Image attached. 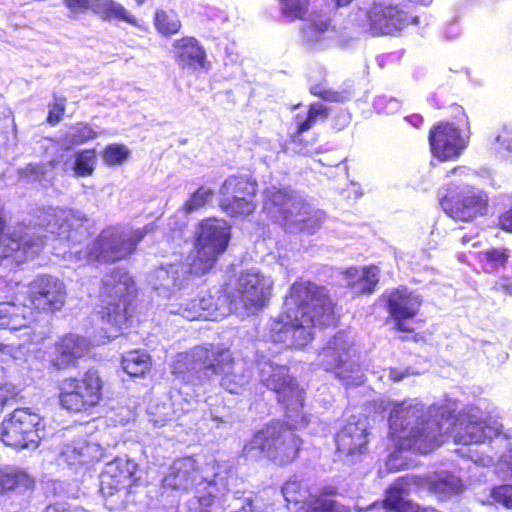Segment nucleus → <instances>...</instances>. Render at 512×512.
Returning a JSON list of instances; mask_svg holds the SVG:
<instances>
[{"instance_id": "22", "label": "nucleus", "mask_w": 512, "mask_h": 512, "mask_svg": "<svg viewBox=\"0 0 512 512\" xmlns=\"http://www.w3.org/2000/svg\"><path fill=\"white\" fill-rule=\"evenodd\" d=\"M233 298L245 310L255 312L266 305L268 295L257 274L243 273L238 278V287Z\"/></svg>"}, {"instance_id": "37", "label": "nucleus", "mask_w": 512, "mask_h": 512, "mask_svg": "<svg viewBox=\"0 0 512 512\" xmlns=\"http://www.w3.org/2000/svg\"><path fill=\"white\" fill-rule=\"evenodd\" d=\"M510 254L506 247H490L483 252V259L491 269L498 270L506 266Z\"/></svg>"}, {"instance_id": "34", "label": "nucleus", "mask_w": 512, "mask_h": 512, "mask_svg": "<svg viewBox=\"0 0 512 512\" xmlns=\"http://www.w3.org/2000/svg\"><path fill=\"white\" fill-rule=\"evenodd\" d=\"M97 162L96 150L94 148L84 149L77 152L75 156L74 170L79 177L91 176Z\"/></svg>"}, {"instance_id": "24", "label": "nucleus", "mask_w": 512, "mask_h": 512, "mask_svg": "<svg viewBox=\"0 0 512 512\" xmlns=\"http://www.w3.org/2000/svg\"><path fill=\"white\" fill-rule=\"evenodd\" d=\"M264 384L277 394V401L285 407L295 403L301 408L304 406L305 392L289 374L275 371L264 380Z\"/></svg>"}, {"instance_id": "19", "label": "nucleus", "mask_w": 512, "mask_h": 512, "mask_svg": "<svg viewBox=\"0 0 512 512\" xmlns=\"http://www.w3.org/2000/svg\"><path fill=\"white\" fill-rule=\"evenodd\" d=\"M351 343L342 335L336 334L319 351V364L327 372L342 378L349 372L347 365L351 359Z\"/></svg>"}, {"instance_id": "36", "label": "nucleus", "mask_w": 512, "mask_h": 512, "mask_svg": "<svg viewBox=\"0 0 512 512\" xmlns=\"http://www.w3.org/2000/svg\"><path fill=\"white\" fill-rule=\"evenodd\" d=\"M213 195L214 191L211 188H206L204 186L198 187L183 203L182 211L185 214H190L204 207Z\"/></svg>"}, {"instance_id": "51", "label": "nucleus", "mask_w": 512, "mask_h": 512, "mask_svg": "<svg viewBox=\"0 0 512 512\" xmlns=\"http://www.w3.org/2000/svg\"><path fill=\"white\" fill-rule=\"evenodd\" d=\"M499 287L501 290L512 294V275L502 277L499 282Z\"/></svg>"}, {"instance_id": "44", "label": "nucleus", "mask_w": 512, "mask_h": 512, "mask_svg": "<svg viewBox=\"0 0 512 512\" xmlns=\"http://www.w3.org/2000/svg\"><path fill=\"white\" fill-rule=\"evenodd\" d=\"M0 137L4 144H8L17 139L15 118L11 112L0 117Z\"/></svg>"}, {"instance_id": "27", "label": "nucleus", "mask_w": 512, "mask_h": 512, "mask_svg": "<svg viewBox=\"0 0 512 512\" xmlns=\"http://www.w3.org/2000/svg\"><path fill=\"white\" fill-rule=\"evenodd\" d=\"M91 10L103 20H121L139 27L136 17L131 15L122 4L114 0H94L91 3Z\"/></svg>"}, {"instance_id": "60", "label": "nucleus", "mask_w": 512, "mask_h": 512, "mask_svg": "<svg viewBox=\"0 0 512 512\" xmlns=\"http://www.w3.org/2000/svg\"><path fill=\"white\" fill-rule=\"evenodd\" d=\"M249 511H252L251 501L249 500Z\"/></svg>"}, {"instance_id": "11", "label": "nucleus", "mask_w": 512, "mask_h": 512, "mask_svg": "<svg viewBox=\"0 0 512 512\" xmlns=\"http://www.w3.org/2000/svg\"><path fill=\"white\" fill-rule=\"evenodd\" d=\"M41 416L30 407L15 408L1 423L0 438L10 448H37L41 436L38 426Z\"/></svg>"}, {"instance_id": "20", "label": "nucleus", "mask_w": 512, "mask_h": 512, "mask_svg": "<svg viewBox=\"0 0 512 512\" xmlns=\"http://www.w3.org/2000/svg\"><path fill=\"white\" fill-rule=\"evenodd\" d=\"M137 464L129 459L118 458L109 463L101 475L100 490L104 496H111L137 481Z\"/></svg>"}, {"instance_id": "4", "label": "nucleus", "mask_w": 512, "mask_h": 512, "mask_svg": "<svg viewBox=\"0 0 512 512\" xmlns=\"http://www.w3.org/2000/svg\"><path fill=\"white\" fill-rule=\"evenodd\" d=\"M55 390L60 409L70 414H89L104 399L105 380L97 368L90 367L81 374L58 380Z\"/></svg>"}, {"instance_id": "41", "label": "nucleus", "mask_w": 512, "mask_h": 512, "mask_svg": "<svg viewBox=\"0 0 512 512\" xmlns=\"http://www.w3.org/2000/svg\"><path fill=\"white\" fill-rule=\"evenodd\" d=\"M54 167L55 161L51 160L48 164L46 163H28L25 167H23L19 174L20 176L28 181H41L45 178L48 167Z\"/></svg>"}, {"instance_id": "53", "label": "nucleus", "mask_w": 512, "mask_h": 512, "mask_svg": "<svg viewBox=\"0 0 512 512\" xmlns=\"http://www.w3.org/2000/svg\"><path fill=\"white\" fill-rule=\"evenodd\" d=\"M433 0H408V2L412 5H421V6H429Z\"/></svg>"}, {"instance_id": "33", "label": "nucleus", "mask_w": 512, "mask_h": 512, "mask_svg": "<svg viewBox=\"0 0 512 512\" xmlns=\"http://www.w3.org/2000/svg\"><path fill=\"white\" fill-rule=\"evenodd\" d=\"M329 115V110L326 106L321 103H312L308 107L307 115L304 119L299 120L300 116L297 115V125L295 129V135L300 136L304 132L310 130L315 124L318 118L326 119Z\"/></svg>"}, {"instance_id": "28", "label": "nucleus", "mask_w": 512, "mask_h": 512, "mask_svg": "<svg viewBox=\"0 0 512 512\" xmlns=\"http://www.w3.org/2000/svg\"><path fill=\"white\" fill-rule=\"evenodd\" d=\"M337 448H365L368 444L366 428L357 422H348L336 434Z\"/></svg>"}, {"instance_id": "55", "label": "nucleus", "mask_w": 512, "mask_h": 512, "mask_svg": "<svg viewBox=\"0 0 512 512\" xmlns=\"http://www.w3.org/2000/svg\"><path fill=\"white\" fill-rule=\"evenodd\" d=\"M492 464V458H480V465L482 466H490Z\"/></svg>"}, {"instance_id": "42", "label": "nucleus", "mask_w": 512, "mask_h": 512, "mask_svg": "<svg viewBox=\"0 0 512 512\" xmlns=\"http://www.w3.org/2000/svg\"><path fill=\"white\" fill-rule=\"evenodd\" d=\"M67 100L64 96L53 94V102L48 105V114L46 121L48 124L54 126L58 124L64 117L66 111Z\"/></svg>"}, {"instance_id": "59", "label": "nucleus", "mask_w": 512, "mask_h": 512, "mask_svg": "<svg viewBox=\"0 0 512 512\" xmlns=\"http://www.w3.org/2000/svg\"><path fill=\"white\" fill-rule=\"evenodd\" d=\"M145 0H136L137 4L138 5H142L144 3Z\"/></svg>"}, {"instance_id": "46", "label": "nucleus", "mask_w": 512, "mask_h": 512, "mask_svg": "<svg viewBox=\"0 0 512 512\" xmlns=\"http://www.w3.org/2000/svg\"><path fill=\"white\" fill-rule=\"evenodd\" d=\"M465 431V434H461L456 442L464 445H471L474 443H478L479 441L481 442L483 434L481 430L480 433H477L478 428L476 425H468Z\"/></svg>"}, {"instance_id": "57", "label": "nucleus", "mask_w": 512, "mask_h": 512, "mask_svg": "<svg viewBox=\"0 0 512 512\" xmlns=\"http://www.w3.org/2000/svg\"><path fill=\"white\" fill-rule=\"evenodd\" d=\"M469 240H470V237H469L468 235H464V236L462 237V243H463V244L467 243Z\"/></svg>"}, {"instance_id": "54", "label": "nucleus", "mask_w": 512, "mask_h": 512, "mask_svg": "<svg viewBox=\"0 0 512 512\" xmlns=\"http://www.w3.org/2000/svg\"><path fill=\"white\" fill-rule=\"evenodd\" d=\"M337 7L347 6L353 0H334Z\"/></svg>"}, {"instance_id": "50", "label": "nucleus", "mask_w": 512, "mask_h": 512, "mask_svg": "<svg viewBox=\"0 0 512 512\" xmlns=\"http://www.w3.org/2000/svg\"><path fill=\"white\" fill-rule=\"evenodd\" d=\"M409 375H410L409 369H405V370H399L397 368L389 369V378L394 382L401 381L402 379H404L405 377H407Z\"/></svg>"}, {"instance_id": "40", "label": "nucleus", "mask_w": 512, "mask_h": 512, "mask_svg": "<svg viewBox=\"0 0 512 512\" xmlns=\"http://www.w3.org/2000/svg\"><path fill=\"white\" fill-rule=\"evenodd\" d=\"M418 451L422 452L423 450H393L386 461L387 469L389 471H399L414 467L415 464L408 460L407 454H414V452Z\"/></svg>"}, {"instance_id": "6", "label": "nucleus", "mask_w": 512, "mask_h": 512, "mask_svg": "<svg viewBox=\"0 0 512 512\" xmlns=\"http://www.w3.org/2000/svg\"><path fill=\"white\" fill-rule=\"evenodd\" d=\"M354 25L375 36L394 35L407 25H418V16H409L399 5L374 2L351 13Z\"/></svg>"}, {"instance_id": "52", "label": "nucleus", "mask_w": 512, "mask_h": 512, "mask_svg": "<svg viewBox=\"0 0 512 512\" xmlns=\"http://www.w3.org/2000/svg\"><path fill=\"white\" fill-rule=\"evenodd\" d=\"M326 89H324L321 84H315L313 86L310 87L309 89V92L315 96V97H318V98H321V95H323V91H325Z\"/></svg>"}, {"instance_id": "48", "label": "nucleus", "mask_w": 512, "mask_h": 512, "mask_svg": "<svg viewBox=\"0 0 512 512\" xmlns=\"http://www.w3.org/2000/svg\"><path fill=\"white\" fill-rule=\"evenodd\" d=\"M498 227L506 232H512V205L498 217Z\"/></svg>"}, {"instance_id": "25", "label": "nucleus", "mask_w": 512, "mask_h": 512, "mask_svg": "<svg viewBox=\"0 0 512 512\" xmlns=\"http://www.w3.org/2000/svg\"><path fill=\"white\" fill-rule=\"evenodd\" d=\"M343 274L347 279V287L359 295L372 294L380 281V269L376 265L362 268L348 267Z\"/></svg>"}, {"instance_id": "1", "label": "nucleus", "mask_w": 512, "mask_h": 512, "mask_svg": "<svg viewBox=\"0 0 512 512\" xmlns=\"http://www.w3.org/2000/svg\"><path fill=\"white\" fill-rule=\"evenodd\" d=\"M285 310L271 324L274 342L299 349L310 343L316 326H337V303L329 290L310 280L292 283L285 297Z\"/></svg>"}, {"instance_id": "31", "label": "nucleus", "mask_w": 512, "mask_h": 512, "mask_svg": "<svg viewBox=\"0 0 512 512\" xmlns=\"http://www.w3.org/2000/svg\"><path fill=\"white\" fill-rule=\"evenodd\" d=\"M153 24L156 31L163 37L176 35L182 28L180 18L172 10L157 9L154 13Z\"/></svg>"}, {"instance_id": "3", "label": "nucleus", "mask_w": 512, "mask_h": 512, "mask_svg": "<svg viewBox=\"0 0 512 512\" xmlns=\"http://www.w3.org/2000/svg\"><path fill=\"white\" fill-rule=\"evenodd\" d=\"M231 239V227L217 217L197 222L192 236V249L188 255V272L202 276L210 272L223 255Z\"/></svg>"}, {"instance_id": "21", "label": "nucleus", "mask_w": 512, "mask_h": 512, "mask_svg": "<svg viewBox=\"0 0 512 512\" xmlns=\"http://www.w3.org/2000/svg\"><path fill=\"white\" fill-rule=\"evenodd\" d=\"M295 206L293 191L288 188L271 187L264 192L263 212L275 223L289 221Z\"/></svg>"}, {"instance_id": "43", "label": "nucleus", "mask_w": 512, "mask_h": 512, "mask_svg": "<svg viewBox=\"0 0 512 512\" xmlns=\"http://www.w3.org/2000/svg\"><path fill=\"white\" fill-rule=\"evenodd\" d=\"M496 502L507 509H512V485L494 487L486 503Z\"/></svg>"}, {"instance_id": "61", "label": "nucleus", "mask_w": 512, "mask_h": 512, "mask_svg": "<svg viewBox=\"0 0 512 512\" xmlns=\"http://www.w3.org/2000/svg\"><path fill=\"white\" fill-rule=\"evenodd\" d=\"M278 464H279V465H283V464H285V462H283V461H279V462H278Z\"/></svg>"}, {"instance_id": "5", "label": "nucleus", "mask_w": 512, "mask_h": 512, "mask_svg": "<svg viewBox=\"0 0 512 512\" xmlns=\"http://www.w3.org/2000/svg\"><path fill=\"white\" fill-rule=\"evenodd\" d=\"M451 108L457 122L438 121L428 132L430 152L440 162L458 159L469 143V136L462 128H469L468 117L463 107L453 104Z\"/></svg>"}, {"instance_id": "29", "label": "nucleus", "mask_w": 512, "mask_h": 512, "mask_svg": "<svg viewBox=\"0 0 512 512\" xmlns=\"http://www.w3.org/2000/svg\"><path fill=\"white\" fill-rule=\"evenodd\" d=\"M34 480L27 473L16 468L0 470V494L15 490L24 493L32 490Z\"/></svg>"}, {"instance_id": "39", "label": "nucleus", "mask_w": 512, "mask_h": 512, "mask_svg": "<svg viewBox=\"0 0 512 512\" xmlns=\"http://www.w3.org/2000/svg\"><path fill=\"white\" fill-rule=\"evenodd\" d=\"M130 155L129 149L122 144H109L103 150V161L108 166L123 163Z\"/></svg>"}, {"instance_id": "8", "label": "nucleus", "mask_w": 512, "mask_h": 512, "mask_svg": "<svg viewBox=\"0 0 512 512\" xmlns=\"http://www.w3.org/2000/svg\"><path fill=\"white\" fill-rule=\"evenodd\" d=\"M199 478V473L194 469V461L191 458H184L173 463L170 473L163 479V486L175 490H188ZM222 481L223 478L219 474H214L213 480H208V477H201V482L198 485H205L204 489L209 488L210 490L208 495L195 497L189 501V512H210L209 507L217 497L213 490L219 483L222 485ZM226 491L228 489L223 484V492Z\"/></svg>"}, {"instance_id": "38", "label": "nucleus", "mask_w": 512, "mask_h": 512, "mask_svg": "<svg viewBox=\"0 0 512 512\" xmlns=\"http://www.w3.org/2000/svg\"><path fill=\"white\" fill-rule=\"evenodd\" d=\"M97 133L88 123L77 122L71 126V132L68 134L69 142L73 145L84 144L96 138Z\"/></svg>"}, {"instance_id": "32", "label": "nucleus", "mask_w": 512, "mask_h": 512, "mask_svg": "<svg viewBox=\"0 0 512 512\" xmlns=\"http://www.w3.org/2000/svg\"><path fill=\"white\" fill-rule=\"evenodd\" d=\"M285 430V425L280 420H272L255 432L253 439L259 448H273L276 446Z\"/></svg>"}, {"instance_id": "56", "label": "nucleus", "mask_w": 512, "mask_h": 512, "mask_svg": "<svg viewBox=\"0 0 512 512\" xmlns=\"http://www.w3.org/2000/svg\"><path fill=\"white\" fill-rule=\"evenodd\" d=\"M267 451V457L271 458L275 452H278L279 450H266Z\"/></svg>"}, {"instance_id": "17", "label": "nucleus", "mask_w": 512, "mask_h": 512, "mask_svg": "<svg viewBox=\"0 0 512 512\" xmlns=\"http://www.w3.org/2000/svg\"><path fill=\"white\" fill-rule=\"evenodd\" d=\"M173 58L179 68L188 71H202L210 68L206 50L193 36H183L172 42Z\"/></svg>"}, {"instance_id": "47", "label": "nucleus", "mask_w": 512, "mask_h": 512, "mask_svg": "<svg viewBox=\"0 0 512 512\" xmlns=\"http://www.w3.org/2000/svg\"><path fill=\"white\" fill-rule=\"evenodd\" d=\"M63 4L72 12H85L91 9L90 0H63Z\"/></svg>"}, {"instance_id": "16", "label": "nucleus", "mask_w": 512, "mask_h": 512, "mask_svg": "<svg viewBox=\"0 0 512 512\" xmlns=\"http://www.w3.org/2000/svg\"><path fill=\"white\" fill-rule=\"evenodd\" d=\"M234 359L227 348L200 347L195 352L194 367L200 381L225 373L233 367Z\"/></svg>"}, {"instance_id": "35", "label": "nucleus", "mask_w": 512, "mask_h": 512, "mask_svg": "<svg viewBox=\"0 0 512 512\" xmlns=\"http://www.w3.org/2000/svg\"><path fill=\"white\" fill-rule=\"evenodd\" d=\"M284 16L291 20H305L309 14L310 0H278Z\"/></svg>"}, {"instance_id": "10", "label": "nucleus", "mask_w": 512, "mask_h": 512, "mask_svg": "<svg viewBox=\"0 0 512 512\" xmlns=\"http://www.w3.org/2000/svg\"><path fill=\"white\" fill-rule=\"evenodd\" d=\"M45 242L41 236L27 235L9 230L8 213L0 205V262L18 266L35 259L43 250Z\"/></svg>"}, {"instance_id": "45", "label": "nucleus", "mask_w": 512, "mask_h": 512, "mask_svg": "<svg viewBox=\"0 0 512 512\" xmlns=\"http://www.w3.org/2000/svg\"><path fill=\"white\" fill-rule=\"evenodd\" d=\"M499 151L512 156V125H504L496 136Z\"/></svg>"}, {"instance_id": "23", "label": "nucleus", "mask_w": 512, "mask_h": 512, "mask_svg": "<svg viewBox=\"0 0 512 512\" xmlns=\"http://www.w3.org/2000/svg\"><path fill=\"white\" fill-rule=\"evenodd\" d=\"M282 494L287 508L293 512H336V503L329 498H311L306 505L304 492L296 479H290L284 484Z\"/></svg>"}, {"instance_id": "18", "label": "nucleus", "mask_w": 512, "mask_h": 512, "mask_svg": "<svg viewBox=\"0 0 512 512\" xmlns=\"http://www.w3.org/2000/svg\"><path fill=\"white\" fill-rule=\"evenodd\" d=\"M144 236L145 231L137 230L133 237L128 239L99 237L96 239L90 255L99 262L114 263L123 260L136 250Z\"/></svg>"}, {"instance_id": "7", "label": "nucleus", "mask_w": 512, "mask_h": 512, "mask_svg": "<svg viewBox=\"0 0 512 512\" xmlns=\"http://www.w3.org/2000/svg\"><path fill=\"white\" fill-rule=\"evenodd\" d=\"M258 181L249 175L228 176L220 186L218 206L230 218H244L252 215L257 203Z\"/></svg>"}, {"instance_id": "49", "label": "nucleus", "mask_w": 512, "mask_h": 512, "mask_svg": "<svg viewBox=\"0 0 512 512\" xmlns=\"http://www.w3.org/2000/svg\"><path fill=\"white\" fill-rule=\"evenodd\" d=\"M321 99L329 102L342 103L346 100V96L342 92L326 89L323 91Z\"/></svg>"}, {"instance_id": "58", "label": "nucleus", "mask_w": 512, "mask_h": 512, "mask_svg": "<svg viewBox=\"0 0 512 512\" xmlns=\"http://www.w3.org/2000/svg\"><path fill=\"white\" fill-rule=\"evenodd\" d=\"M69 452H71V454L73 455H78V450H75V449H72V450H68Z\"/></svg>"}, {"instance_id": "12", "label": "nucleus", "mask_w": 512, "mask_h": 512, "mask_svg": "<svg viewBox=\"0 0 512 512\" xmlns=\"http://www.w3.org/2000/svg\"><path fill=\"white\" fill-rule=\"evenodd\" d=\"M38 224L57 238L66 241L80 242L90 233L87 215L70 207L43 208L38 215Z\"/></svg>"}, {"instance_id": "15", "label": "nucleus", "mask_w": 512, "mask_h": 512, "mask_svg": "<svg viewBox=\"0 0 512 512\" xmlns=\"http://www.w3.org/2000/svg\"><path fill=\"white\" fill-rule=\"evenodd\" d=\"M89 340L79 334L66 333L56 339L49 354V368L63 371L78 366L79 361L90 352Z\"/></svg>"}, {"instance_id": "13", "label": "nucleus", "mask_w": 512, "mask_h": 512, "mask_svg": "<svg viewBox=\"0 0 512 512\" xmlns=\"http://www.w3.org/2000/svg\"><path fill=\"white\" fill-rule=\"evenodd\" d=\"M443 211L457 221L472 222L488 212V194L474 186H465L458 191H451L440 201Z\"/></svg>"}, {"instance_id": "9", "label": "nucleus", "mask_w": 512, "mask_h": 512, "mask_svg": "<svg viewBox=\"0 0 512 512\" xmlns=\"http://www.w3.org/2000/svg\"><path fill=\"white\" fill-rule=\"evenodd\" d=\"M384 308L388 313L387 321H392L397 332L411 333L415 342L424 341V335L415 333L413 319L419 314L422 298L404 285L386 290L381 295Z\"/></svg>"}, {"instance_id": "14", "label": "nucleus", "mask_w": 512, "mask_h": 512, "mask_svg": "<svg viewBox=\"0 0 512 512\" xmlns=\"http://www.w3.org/2000/svg\"><path fill=\"white\" fill-rule=\"evenodd\" d=\"M101 304L98 311L103 323L120 330L131 318V302L128 298L126 284H113L106 281L100 295Z\"/></svg>"}, {"instance_id": "2", "label": "nucleus", "mask_w": 512, "mask_h": 512, "mask_svg": "<svg viewBox=\"0 0 512 512\" xmlns=\"http://www.w3.org/2000/svg\"><path fill=\"white\" fill-rule=\"evenodd\" d=\"M23 288L0 279V327L19 330L38 315L54 314L66 304V286L54 275L37 274Z\"/></svg>"}, {"instance_id": "26", "label": "nucleus", "mask_w": 512, "mask_h": 512, "mask_svg": "<svg viewBox=\"0 0 512 512\" xmlns=\"http://www.w3.org/2000/svg\"><path fill=\"white\" fill-rule=\"evenodd\" d=\"M425 485L441 500L454 497L463 490L460 478L446 471L428 476L425 479Z\"/></svg>"}, {"instance_id": "30", "label": "nucleus", "mask_w": 512, "mask_h": 512, "mask_svg": "<svg viewBox=\"0 0 512 512\" xmlns=\"http://www.w3.org/2000/svg\"><path fill=\"white\" fill-rule=\"evenodd\" d=\"M123 370L132 377H144L151 370V357L139 350L128 351L121 360Z\"/></svg>"}]
</instances>
